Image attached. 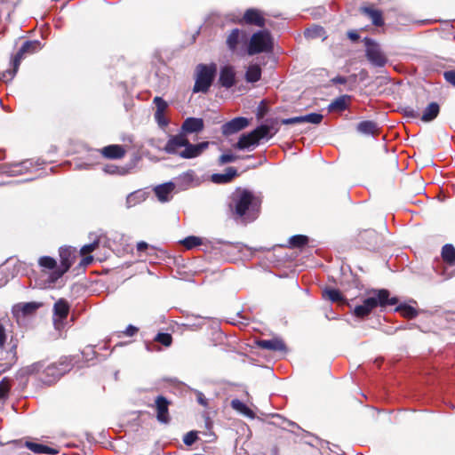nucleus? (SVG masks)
Returning a JSON list of instances; mask_svg holds the SVG:
<instances>
[{"label": "nucleus", "mask_w": 455, "mask_h": 455, "mask_svg": "<svg viewBox=\"0 0 455 455\" xmlns=\"http://www.w3.org/2000/svg\"><path fill=\"white\" fill-rule=\"evenodd\" d=\"M204 123L202 118L188 117L184 120L180 133L170 136L164 146V151L176 155L183 159H192L199 156L209 147L208 141L191 144L187 134L198 133L204 130Z\"/></svg>", "instance_id": "1"}, {"label": "nucleus", "mask_w": 455, "mask_h": 455, "mask_svg": "<svg viewBox=\"0 0 455 455\" xmlns=\"http://www.w3.org/2000/svg\"><path fill=\"white\" fill-rule=\"evenodd\" d=\"M260 205L261 200L253 192L236 188L229 197L228 210L235 221L247 224L258 218Z\"/></svg>", "instance_id": "2"}, {"label": "nucleus", "mask_w": 455, "mask_h": 455, "mask_svg": "<svg viewBox=\"0 0 455 455\" xmlns=\"http://www.w3.org/2000/svg\"><path fill=\"white\" fill-rule=\"evenodd\" d=\"M371 296L363 301L362 305L356 306L354 309V315L356 317L363 318L370 315L377 307H385L387 305H396L397 298H389V291L386 289L373 290Z\"/></svg>", "instance_id": "3"}, {"label": "nucleus", "mask_w": 455, "mask_h": 455, "mask_svg": "<svg viewBox=\"0 0 455 455\" xmlns=\"http://www.w3.org/2000/svg\"><path fill=\"white\" fill-rule=\"evenodd\" d=\"M68 370V365L64 363H50L45 365L44 362H36L23 369L25 374H41L40 379L51 385L57 381Z\"/></svg>", "instance_id": "4"}, {"label": "nucleus", "mask_w": 455, "mask_h": 455, "mask_svg": "<svg viewBox=\"0 0 455 455\" xmlns=\"http://www.w3.org/2000/svg\"><path fill=\"white\" fill-rule=\"evenodd\" d=\"M217 72V66L214 63L210 65L199 64L196 68V82L193 88L194 92H207L211 87Z\"/></svg>", "instance_id": "5"}, {"label": "nucleus", "mask_w": 455, "mask_h": 455, "mask_svg": "<svg viewBox=\"0 0 455 455\" xmlns=\"http://www.w3.org/2000/svg\"><path fill=\"white\" fill-rule=\"evenodd\" d=\"M76 258V249L70 246L60 247V265L58 269L54 272L51 273L49 275V282L51 284L55 283V282L60 279L66 272L68 271L72 264L74 263V259Z\"/></svg>", "instance_id": "6"}, {"label": "nucleus", "mask_w": 455, "mask_h": 455, "mask_svg": "<svg viewBox=\"0 0 455 455\" xmlns=\"http://www.w3.org/2000/svg\"><path fill=\"white\" fill-rule=\"evenodd\" d=\"M273 49L270 34L266 31H259L252 35L248 46V53L254 55L259 52H268Z\"/></svg>", "instance_id": "7"}, {"label": "nucleus", "mask_w": 455, "mask_h": 455, "mask_svg": "<svg viewBox=\"0 0 455 455\" xmlns=\"http://www.w3.org/2000/svg\"><path fill=\"white\" fill-rule=\"evenodd\" d=\"M69 308L68 302L64 299H60L54 303L52 322L56 331H61L66 327Z\"/></svg>", "instance_id": "8"}, {"label": "nucleus", "mask_w": 455, "mask_h": 455, "mask_svg": "<svg viewBox=\"0 0 455 455\" xmlns=\"http://www.w3.org/2000/svg\"><path fill=\"white\" fill-rule=\"evenodd\" d=\"M365 52L368 60L375 67H384L387 61L380 46L372 39L365 37Z\"/></svg>", "instance_id": "9"}, {"label": "nucleus", "mask_w": 455, "mask_h": 455, "mask_svg": "<svg viewBox=\"0 0 455 455\" xmlns=\"http://www.w3.org/2000/svg\"><path fill=\"white\" fill-rule=\"evenodd\" d=\"M41 49H42V45L39 41H37V40L26 41L22 44V46L18 51V52L16 53V55L14 56V58L12 60V66H13L12 71V75L14 73H17L19 67L20 65V62L26 54H33Z\"/></svg>", "instance_id": "10"}, {"label": "nucleus", "mask_w": 455, "mask_h": 455, "mask_svg": "<svg viewBox=\"0 0 455 455\" xmlns=\"http://www.w3.org/2000/svg\"><path fill=\"white\" fill-rule=\"evenodd\" d=\"M249 124V121L245 117H235L231 121L224 124L221 127L222 133L226 136L238 132Z\"/></svg>", "instance_id": "11"}, {"label": "nucleus", "mask_w": 455, "mask_h": 455, "mask_svg": "<svg viewBox=\"0 0 455 455\" xmlns=\"http://www.w3.org/2000/svg\"><path fill=\"white\" fill-rule=\"evenodd\" d=\"M219 83L227 89L235 84V71L232 66L226 65L220 68Z\"/></svg>", "instance_id": "12"}, {"label": "nucleus", "mask_w": 455, "mask_h": 455, "mask_svg": "<svg viewBox=\"0 0 455 455\" xmlns=\"http://www.w3.org/2000/svg\"><path fill=\"white\" fill-rule=\"evenodd\" d=\"M168 406L169 402L167 399L162 395H159L156 399V418L157 420L162 423L169 422V413H168Z\"/></svg>", "instance_id": "13"}, {"label": "nucleus", "mask_w": 455, "mask_h": 455, "mask_svg": "<svg viewBox=\"0 0 455 455\" xmlns=\"http://www.w3.org/2000/svg\"><path fill=\"white\" fill-rule=\"evenodd\" d=\"M176 184L173 182H167L155 188L154 191L160 202H168L172 198V193L175 188Z\"/></svg>", "instance_id": "14"}, {"label": "nucleus", "mask_w": 455, "mask_h": 455, "mask_svg": "<svg viewBox=\"0 0 455 455\" xmlns=\"http://www.w3.org/2000/svg\"><path fill=\"white\" fill-rule=\"evenodd\" d=\"M32 167V163L28 160L20 163L11 164L6 167L5 172L10 176H18L28 172Z\"/></svg>", "instance_id": "15"}, {"label": "nucleus", "mask_w": 455, "mask_h": 455, "mask_svg": "<svg viewBox=\"0 0 455 455\" xmlns=\"http://www.w3.org/2000/svg\"><path fill=\"white\" fill-rule=\"evenodd\" d=\"M258 144L259 142L251 131V132L242 134L235 147L238 149L243 150L250 149L251 147L253 148Z\"/></svg>", "instance_id": "16"}, {"label": "nucleus", "mask_w": 455, "mask_h": 455, "mask_svg": "<svg viewBox=\"0 0 455 455\" xmlns=\"http://www.w3.org/2000/svg\"><path fill=\"white\" fill-rule=\"evenodd\" d=\"M258 345L264 349L271 351H285L286 346L280 339L274 338L271 339H262L258 342Z\"/></svg>", "instance_id": "17"}, {"label": "nucleus", "mask_w": 455, "mask_h": 455, "mask_svg": "<svg viewBox=\"0 0 455 455\" xmlns=\"http://www.w3.org/2000/svg\"><path fill=\"white\" fill-rule=\"evenodd\" d=\"M243 20L247 24L258 27H264L265 25V19L262 17L261 12L255 9L247 10L243 15Z\"/></svg>", "instance_id": "18"}, {"label": "nucleus", "mask_w": 455, "mask_h": 455, "mask_svg": "<svg viewBox=\"0 0 455 455\" xmlns=\"http://www.w3.org/2000/svg\"><path fill=\"white\" fill-rule=\"evenodd\" d=\"M26 447L36 454H49V455H55L59 453V450L49 447L47 445L37 443L34 442H26L25 443Z\"/></svg>", "instance_id": "19"}, {"label": "nucleus", "mask_w": 455, "mask_h": 455, "mask_svg": "<svg viewBox=\"0 0 455 455\" xmlns=\"http://www.w3.org/2000/svg\"><path fill=\"white\" fill-rule=\"evenodd\" d=\"M101 153L106 158L120 159L124 156L125 150L120 145H109L103 148Z\"/></svg>", "instance_id": "20"}, {"label": "nucleus", "mask_w": 455, "mask_h": 455, "mask_svg": "<svg viewBox=\"0 0 455 455\" xmlns=\"http://www.w3.org/2000/svg\"><path fill=\"white\" fill-rule=\"evenodd\" d=\"M237 175V171L234 167H228L225 173H215L212 175V181L221 184L228 183Z\"/></svg>", "instance_id": "21"}, {"label": "nucleus", "mask_w": 455, "mask_h": 455, "mask_svg": "<svg viewBox=\"0 0 455 455\" xmlns=\"http://www.w3.org/2000/svg\"><path fill=\"white\" fill-rule=\"evenodd\" d=\"M351 99V96L349 95H341L338 98H336L334 100H332L329 106L328 110L330 112L333 111H343L347 108L348 102Z\"/></svg>", "instance_id": "22"}, {"label": "nucleus", "mask_w": 455, "mask_h": 455, "mask_svg": "<svg viewBox=\"0 0 455 455\" xmlns=\"http://www.w3.org/2000/svg\"><path fill=\"white\" fill-rule=\"evenodd\" d=\"M440 107L436 102L428 104L423 111L421 121L428 123L433 121L439 114Z\"/></svg>", "instance_id": "23"}, {"label": "nucleus", "mask_w": 455, "mask_h": 455, "mask_svg": "<svg viewBox=\"0 0 455 455\" xmlns=\"http://www.w3.org/2000/svg\"><path fill=\"white\" fill-rule=\"evenodd\" d=\"M195 180V172L194 171H188L181 175H180L176 179V184L180 187V189L185 190L188 189L191 184Z\"/></svg>", "instance_id": "24"}, {"label": "nucleus", "mask_w": 455, "mask_h": 455, "mask_svg": "<svg viewBox=\"0 0 455 455\" xmlns=\"http://www.w3.org/2000/svg\"><path fill=\"white\" fill-rule=\"evenodd\" d=\"M261 77V68L259 65H250L245 72V80L248 83L258 82Z\"/></svg>", "instance_id": "25"}, {"label": "nucleus", "mask_w": 455, "mask_h": 455, "mask_svg": "<svg viewBox=\"0 0 455 455\" xmlns=\"http://www.w3.org/2000/svg\"><path fill=\"white\" fill-rule=\"evenodd\" d=\"M357 131L365 135H375L378 131L377 124L372 121H363L358 124Z\"/></svg>", "instance_id": "26"}, {"label": "nucleus", "mask_w": 455, "mask_h": 455, "mask_svg": "<svg viewBox=\"0 0 455 455\" xmlns=\"http://www.w3.org/2000/svg\"><path fill=\"white\" fill-rule=\"evenodd\" d=\"M363 12L369 16L371 20L373 25L379 27L382 26L384 21L382 18V13L379 10L371 9L369 7L363 8Z\"/></svg>", "instance_id": "27"}, {"label": "nucleus", "mask_w": 455, "mask_h": 455, "mask_svg": "<svg viewBox=\"0 0 455 455\" xmlns=\"http://www.w3.org/2000/svg\"><path fill=\"white\" fill-rule=\"evenodd\" d=\"M442 257L445 262L453 266L455 264V248L451 244H445L442 250Z\"/></svg>", "instance_id": "28"}, {"label": "nucleus", "mask_w": 455, "mask_h": 455, "mask_svg": "<svg viewBox=\"0 0 455 455\" xmlns=\"http://www.w3.org/2000/svg\"><path fill=\"white\" fill-rule=\"evenodd\" d=\"M145 193L142 191H135L128 195L126 197V206L133 207L145 200Z\"/></svg>", "instance_id": "29"}, {"label": "nucleus", "mask_w": 455, "mask_h": 455, "mask_svg": "<svg viewBox=\"0 0 455 455\" xmlns=\"http://www.w3.org/2000/svg\"><path fill=\"white\" fill-rule=\"evenodd\" d=\"M323 297L331 302H342L344 298L339 291L331 288H326L323 291Z\"/></svg>", "instance_id": "30"}, {"label": "nucleus", "mask_w": 455, "mask_h": 455, "mask_svg": "<svg viewBox=\"0 0 455 455\" xmlns=\"http://www.w3.org/2000/svg\"><path fill=\"white\" fill-rule=\"evenodd\" d=\"M38 264L44 269L52 270V273L54 272L59 267L56 260L49 256H43L39 258Z\"/></svg>", "instance_id": "31"}, {"label": "nucleus", "mask_w": 455, "mask_h": 455, "mask_svg": "<svg viewBox=\"0 0 455 455\" xmlns=\"http://www.w3.org/2000/svg\"><path fill=\"white\" fill-rule=\"evenodd\" d=\"M232 408L243 413V415L253 418L254 413L249 409L243 402L238 399H234L231 402Z\"/></svg>", "instance_id": "32"}, {"label": "nucleus", "mask_w": 455, "mask_h": 455, "mask_svg": "<svg viewBox=\"0 0 455 455\" xmlns=\"http://www.w3.org/2000/svg\"><path fill=\"white\" fill-rule=\"evenodd\" d=\"M240 31L238 28L233 29L227 38V45L231 51H235L239 44Z\"/></svg>", "instance_id": "33"}, {"label": "nucleus", "mask_w": 455, "mask_h": 455, "mask_svg": "<svg viewBox=\"0 0 455 455\" xmlns=\"http://www.w3.org/2000/svg\"><path fill=\"white\" fill-rule=\"evenodd\" d=\"M254 133L255 138L257 139L258 142L262 139H270V132L269 128H267V124H261L258 126L256 129L252 131Z\"/></svg>", "instance_id": "34"}, {"label": "nucleus", "mask_w": 455, "mask_h": 455, "mask_svg": "<svg viewBox=\"0 0 455 455\" xmlns=\"http://www.w3.org/2000/svg\"><path fill=\"white\" fill-rule=\"evenodd\" d=\"M11 387L10 379L4 378L0 381V401H4L8 398Z\"/></svg>", "instance_id": "35"}, {"label": "nucleus", "mask_w": 455, "mask_h": 455, "mask_svg": "<svg viewBox=\"0 0 455 455\" xmlns=\"http://www.w3.org/2000/svg\"><path fill=\"white\" fill-rule=\"evenodd\" d=\"M300 117V124L303 123H310L314 124H318L322 122L323 116L321 114L318 113H310L305 116H299Z\"/></svg>", "instance_id": "36"}, {"label": "nucleus", "mask_w": 455, "mask_h": 455, "mask_svg": "<svg viewBox=\"0 0 455 455\" xmlns=\"http://www.w3.org/2000/svg\"><path fill=\"white\" fill-rule=\"evenodd\" d=\"M396 311L401 312L402 315L412 319L417 316V310L409 305H401L396 307Z\"/></svg>", "instance_id": "37"}, {"label": "nucleus", "mask_w": 455, "mask_h": 455, "mask_svg": "<svg viewBox=\"0 0 455 455\" xmlns=\"http://www.w3.org/2000/svg\"><path fill=\"white\" fill-rule=\"evenodd\" d=\"M361 238L362 239L368 238L369 242H367V244L370 247H374L378 243L379 236L374 230L369 229V230H365L361 235Z\"/></svg>", "instance_id": "38"}, {"label": "nucleus", "mask_w": 455, "mask_h": 455, "mask_svg": "<svg viewBox=\"0 0 455 455\" xmlns=\"http://www.w3.org/2000/svg\"><path fill=\"white\" fill-rule=\"evenodd\" d=\"M308 242V238L303 235H296L290 238L289 243L291 247L300 248L307 244Z\"/></svg>", "instance_id": "39"}, {"label": "nucleus", "mask_w": 455, "mask_h": 455, "mask_svg": "<svg viewBox=\"0 0 455 455\" xmlns=\"http://www.w3.org/2000/svg\"><path fill=\"white\" fill-rule=\"evenodd\" d=\"M324 31L322 27L315 26L311 28H308L305 32V36L308 38H317L323 36Z\"/></svg>", "instance_id": "40"}, {"label": "nucleus", "mask_w": 455, "mask_h": 455, "mask_svg": "<svg viewBox=\"0 0 455 455\" xmlns=\"http://www.w3.org/2000/svg\"><path fill=\"white\" fill-rule=\"evenodd\" d=\"M202 243V240L201 238L197 237V236H194V235H191V236H188L186 237L183 241H182V244L187 248V249H192L194 247H196L198 245H200Z\"/></svg>", "instance_id": "41"}, {"label": "nucleus", "mask_w": 455, "mask_h": 455, "mask_svg": "<svg viewBox=\"0 0 455 455\" xmlns=\"http://www.w3.org/2000/svg\"><path fill=\"white\" fill-rule=\"evenodd\" d=\"M155 340L165 347H169L172 344V338L169 333H158L155 338Z\"/></svg>", "instance_id": "42"}, {"label": "nucleus", "mask_w": 455, "mask_h": 455, "mask_svg": "<svg viewBox=\"0 0 455 455\" xmlns=\"http://www.w3.org/2000/svg\"><path fill=\"white\" fill-rule=\"evenodd\" d=\"M154 103L156 104V110L155 113H164V111L168 108L167 102L158 96L154 98Z\"/></svg>", "instance_id": "43"}, {"label": "nucleus", "mask_w": 455, "mask_h": 455, "mask_svg": "<svg viewBox=\"0 0 455 455\" xmlns=\"http://www.w3.org/2000/svg\"><path fill=\"white\" fill-rule=\"evenodd\" d=\"M197 439V434L195 431L187 433L183 437V442L186 445H192Z\"/></svg>", "instance_id": "44"}, {"label": "nucleus", "mask_w": 455, "mask_h": 455, "mask_svg": "<svg viewBox=\"0 0 455 455\" xmlns=\"http://www.w3.org/2000/svg\"><path fill=\"white\" fill-rule=\"evenodd\" d=\"M155 120L161 128H164L168 125L169 121L165 117L164 113H155Z\"/></svg>", "instance_id": "45"}, {"label": "nucleus", "mask_w": 455, "mask_h": 455, "mask_svg": "<svg viewBox=\"0 0 455 455\" xmlns=\"http://www.w3.org/2000/svg\"><path fill=\"white\" fill-rule=\"evenodd\" d=\"M98 245H99L98 241H94L89 244H85L81 248L80 253L82 255H86L87 253L93 251L98 247Z\"/></svg>", "instance_id": "46"}, {"label": "nucleus", "mask_w": 455, "mask_h": 455, "mask_svg": "<svg viewBox=\"0 0 455 455\" xmlns=\"http://www.w3.org/2000/svg\"><path fill=\"white\" fill-rule=\"evenodd\" d=\"M39 305L35 302L26 303L22 306V312L27 314H31L38 308Z\"/></svg>", "instance_id": "47"}, {"label": "nucleus", "mask_w": 455, "mask_h": 455, "mask_svg": "<svg viewBox=\"0 0 455 455\" xmlns=\"http://www.w3.org/2000/svg\"><path fill=\"white\" fill-rule=\"evenodd\" d=\"M236 159V156L232 154H223L219 158V163L220 164H225L228 163L234 162Z\"/></svg>", "instance_id": "48"}, {"label": "nucleus", "mask_w": 455, "mask_h": 455, "mask_svg": "<svg viewBox=\"0 0 455 455\" xmlns=\"http://www.w3.org/2000/svg\"><path fill=\"white\" fill-rule=\"evenodd\" d=\"M267 128H269L270 132V137H273L275 133L278 132L279 127H278V121L277 119L271 120L269 124H267Z\"/></svg>", "instance_id": "49"}, {"label": "nucleus", "mask_w": 455, "mask_h": 455, "mask_svg": "<svg viewBox=\"0 0 455 455\" xmlns=\"http://www.w3.org/2000/svg\"><path fill=\"white\" fill-rule=\"evenodd\" d=\"M12 68H10V69H7L5 70L4 72H3L1 75H0V80L4 81V82H8V81H11L12 80V78L15 76L16 73H14L12 75Z\"/></svg>", "instance_id": "50"}, {"label": "nucleus", "mask_w": 455, "mask_h": 455, "mask_svg": "<svg viewBox=\"0 0 455 455\" xmlns=\"http://www.w3.org/2000/svg\"><path fill=\"white\" fill-rule=\"evenodd\" d=\"M443 76L448 83H450L451 84L455 86V71L454 70L445 71L443 74Z\"/></svg>", "instance_id": "51"}, {"label": "nucleus", "mask_w": 455, "mask_h": 455, "mask_svg": "<svg viewBox=\"0 0 455 455\" xmlns=\"http://www.w3.org/2000/svg\"><path fill=\"white\" fill-rule=\"evenodd\" d=\"M280 123L282 124H300V117L299 116H294L291 118H283L281 119Z\"/></svg>", "instance_id": "52"}, {"label": "nucleus", "mask_w": 455, "mask_h": 455, "mask_svg": "<svg viewBox=\"0 0 455 455\" xmlns=\"http://www.w3.org/2000/svg\"><path fill=\"white\" fill-rule=\"evenodd\" d=\"M5 329L3 324L0 323V350L4 349V343L6 341Z\"/></svg>", "instance_id": "53"}, {"label": "nucleus", "mask_w": 455, "mask_h": 455, "mask_svg": "<svg viewBox=\"0 0 455 455\" xmlns=\"http://www.w3.org/2000/svg\"><path fill=\"white\" fill-rule=\"evenodd\" d=\"M139 329L132 324H129L124 331V334L128 337H132L138 332Z\"/></svg>", "instance_id": "54"}, {"label": "nucleus", "mask_w": 455, "mask_h": 455, "mask_svg": "<svg viewBox=\"0 0 455 455\" xmlns=\"http://www.w3.org/2000/svg\"><path fill=\"white\" fill-rule=\"evenodd\" d=\"M104 172L108 174L120 173L119 168L114 164L106 165L103 168Z\"/></svg>", "instance_id": "55"}, {"label": "nucleus", "mask_w": 455, "mask_h": 455, "mask_svg": "<svg viewBox=\"0 0 455 455\" xmlns=\"http://www.w3.org/2000/svg\"><path fill=\"white\" fill-rule=\"evenodd\" d=\"M331 82L333 84H344L347 83V78L345 76H338L334 78L331 79Z\"/></svg>", "instance_id": "56"}, {"label": "nucleus", "mask_w": 455, "mask_h": 455, "mask_svg": "<svg viewBox=\"0 0 455 455\" xmlns=\"http://www.w3.org/2000/svg\"><path fill=\"white\" fill-rule=\"evenodd\" d=\"M404 112H405V115H406L407 116H410V117H417V116H418V115H419V114H418V112H417V111H415V110H414V109H412V108H406V109L404 110Z\"/></svg>", "instance_id": "57"}, {"label": "nucleus", "mask_w": 455, "mask_h": 455, "mask_svg": "<svg viewBox=\"0 0 455 455\" xmlns=\"http://www.w3.org/2000/svg\"><path fill=\"white\" fill-rule=\"evenodd\" d=\"M347 36L352 41H357L359 39V35L355 31H348Z\"/></svg>", "instance_id": "58"}, {"label": "nucleus", "mask_w": 455, "mask_h": 455, "mask_svg": "<svg viewBox=\"0 0 455 455\" xmlns=\"http://www.w3.org/2000/svg\"><path fill=\"white\" fill-rule=\"evenodd\" d=\"M8 354L11 355V360L16 361V345H12Z\"/></svg>", "instance_id": "59"}, {"label": "nucleus", "mask_w": 455, "mask_h": 455, "mask_svg": "<svg viewBox=\"0 0 455 455\" xmlns=\"http://www.w3.org/2000/svg\"><path fill=\"white\" fill-rule=\"evenodd\" d=\"M148 243L146 242H140L137 244V250L139 251H144L148 248Z\"/></svg>", "instance_id": "60"}, {"label": "nucleus", "mask_w": 455, "mask_h": 455, "mask_svg": "<svg viewBox=\"0 0 455 455\" xmlns=\"http://www.w3.org/2000/svg\"><path fill=\"white\" fill-rule=\"evenodd\" d=\"M92 260H93L92 256H87V257L83 259V263L85 264V265H88V264L92 263Z\"/></svg>", "instance_id": "61"}, {"label": "nucleus", "mask_w": 455, "mask_h": 455, "mask_svg": "<svg viewBox=\"0 0 455 455\" xmlns=\"http://www.w3.org/2000/svg\"><path fill=\"white\" fill-rule=\"evenodd\" d=\"M198 401H199L200 403L204 404V399L201 396L198 397Z\"/></svg>", "instance_id": "62"}, {"label": "nucleus", "mask_w": 455, "mask_h": 455, "mask_svg": "<svg viewBox=\"0 0 455 455\" xmlns=\"http://www.w3.org/2000/svg\"><path fill=\"white\" fill-rule=\"evenodd\" d=\"M251 157H252V156H247L244 158H251Z\"/></svg>", "instance_id": "63"}]
</instances>
